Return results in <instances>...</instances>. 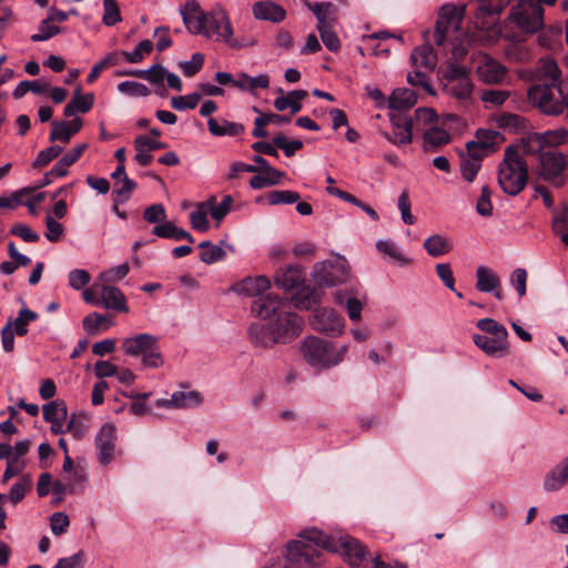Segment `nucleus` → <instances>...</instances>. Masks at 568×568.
Here are the masks:
<instances>
[{"mask_svg": "<svg viewBox=\"0 0 568 568\" xmlns=\"http://www.w3.org/2000/svg\"><path fill=\"white\" fill-rule=\"evenodd\" d=\"M323 550L342 552L351 566H358L366 556L365 547L349 535L328 536L316 528L303 530L288 547L290 558L303 561L307 567L324 562Z\"/></svg>", "mask_w": 568, "mask_h": 568, "instance_id": "nucleus-1", "label": "nucleus"}, {"mask_svg": "<svg viewBox=\"0 0 568 568\" xmlns=\"http://www.w3.org/2000/svg\"><path fill=\"white\" fill-rule=\"evenodd\" d=\"M530 105L548 116H558L568 104V79H561V71L554 59L540 60L536 82L528 89Z\"/></svg>", "mask_w": 568, "mask_h": 568, "instance_id": "nucleus-2", "label": "nucleus"}, {"mask_svg": "<svg viewBox=\"0 0 568 568\" xmlns=\"http://www.w3.org/2000/svg\"><path fill=\"white\" fill-rule=\"evenodd\" d=\"M181 16L189 32L234 45L233 29L225 11L203 12L199 3L191 0L181 9Z\"/></svg>", "mask_w": 568, "mask_h": 568, "instance_id": "nucleus-3", "label": "nucleus"}, {"mask_svg": "<svg viewBox=\"0 0 568 568\" xmlns=\"http://www.w3.org/2000/svg\"><path fill=\"white\" fill-rule=\"evenodd\" d=\"M271 287L270 280L264 275L247 276L232 285V291L237 295L254 297L251 311L261 318L268 320L274 316L278 320L284 315V302L277 295L267 293Z\"/></svg>", "mask_w": 568, "mask_h": 568, "instance_id": "nucleus-4", "label": "nucleus"}, {"mask_svg": "<svg viewBox=\"0 0 568 568\" xmlns=\"http://www.w3.org/2000/svg\"><path fill=\"white\" fill-rule=\"evenodd\" d=\"M465 13V7H455L445 4L440 8L436 22L435 42L443 47L449 42L453 44V55L456 59L463 58L467 53L465 43L467 36L462 31V22Z\"/></svg>", "mask_w": 568, "mask_h": 568, "instance_id": "nucleus-5", "label": "nucleus"}, {"mask_svg": "<svg viewBox=\"0 0 568 568\" xmlns=\"http://www.w3.org/2000/svg\"><path fill=\"white\" fill-rule=\"evenodd\" d=\"M497 181L504 193L516 196L527 185L528 164L517 160V155L505 151L504 159L498 165Z\"/></svg>", "mask_w": 568, "mask_h": 568, "instance_id": "nucleus-6", "label": "nucleus"}, {"mask_svg": "<svg viewBox=\"0 0 568 568\" xmlns=\"http://www.w3.org/2000/svg\"><path fill=\"white\" fill-rule=\"evenodd\" d=\"M121 349L131 357H141L146 368H159L163 365L159 339L149 333H141L122 339Z\"/></svg>", "mask_w": 568, "mask_h": 568, "instance_id": "nucleus-7", "label": "nucleus"}, {"mask_svg": "<svg viewBox=\"0 0 568 568\" xmlns=\"http://www.w3.org/2000/svg\"><path fill=\"white\" fill-rule=\"evenodd\" d=\"M301 311L310 310L320 302L321 294L315 287L305 284L300 270L286 267V301Z\"/></svg>", "mask_w": 568, "mask_h": 568, "instance_id": "nucleus-8", "label": "nucleus"}, {"mask_svg": "<svg viewBox=\"0 0 568 568\" xmlns=\"http://www.w3.org/2000/svg\"><path fill=\"white\" fill-rule=\"evenodd\" d=\"M312 276L320 287L336 286L347 282L349 268L344 258L322 261L313 266Z\"/></svg>", "mask_w": 568, "mask_h": 568, "instance_id": "nucleus-9", "label": "nucleus"}, {"mask_svg": "<svg viewBox=\"0 0 568 568\" xmlns=\"http://www.w3.org/2000/svg\"><path fill=\"white\" fill-rule=\"evenodd\" d=\"M509 19L523 33H535L544 27V8L536 3L519 1L513 8Z\"/></svg>", "mask_w": 568, "mask_h": 568, "instance_id": "nucleus-10", "label": "nucleus"}, {"mask_svg": "<svg viewBox=\"0 0 568 568\" xmlns=\"http://www.w3.org/2000/svg\"><path fill=\"white\" fill-rule=\"evenodd\" d=\"M282 317L264 320L265 322H254L248 327V335L251 342L255 346L268 348L277 344L283 335L282 333Z\"/></svg>", "mask_w": 568, "mask_h": 568, "instance_id": "nucleus-11", "label": "nucleus"}, {"mask_svg": "<svg viewBox=\"0 0 568 568\" xmlns=\"http://www.w3.org/2000/svg\"><path fill=\"white\" fill-rule=\"evenodd\" d=\"M567 166V158L562 152L547 150L540 153L539 175L547 182L552 183L557 187L562 186L565 181L561 178Z\"/></svg>", "mask_w": 568, "mask_h": 568, "instance_id": "nucleus-12", "label": "nucleus"}, {"mask_svg": "<svg viewBox=\"0 0 568 568\" xmlns=\"http://www.w3.org/2000/svg\"><path fill=\"white\" fill-rule=\"evenodd\" d=\"M311 324L314 331L329 336L341 335L345 326L344 318L327 307L315 308Z\"/></svg>", "mask_w": 568, "mask_h": 568, "instance_id": "nucleus-13", "label": "nucleus"}, {"mask_svg": "<svg viewBox=\"0 0 568 568\" xmlns=\"http://www.w3.org/2000/svg\"><path fill=\"white\" fill-rule=\"evenodd\" d=\"M305 361L313 367L329 368V343L316 337L307 336L301 346Z\"/></svg>", "mask_w": 568, "mask_h": 568, "instance_id": "nucleus-14", "label": "nucleus"}, {"mask_svg": "<svg viewBox=\"0 0 568 568\" xmlns=\"http://www.w3.org/2000/svg\"><path fill=\"white\" fill-rule=\"evenodd\" d=\"M116 428L113 424H104L95 436L98 460L101 465H109L115 454Z\"/></svg>", "mask_w": 568, "mask_h": 568, "instance_id": "nucleus-15", "label": "nucleus"}, {"mask_svg": "<svg viewBox=\"0 0 568 568\" xmlns=\"http://www.w3.org/2000/svg\"><path fill=\"white\" fill-rule=\"evenodd\" d=\"M203 403V396L197 390L174 392L171 398H160L155 400L156 407L169 409H187L199 407Z\"/></svg>", "mask_w": 568, "mask_h": 568, "instance_id": "nucleus-16", "label": "nucleus"}, {"mask_svg": "<svg viewBox=\"0 0 568 568\" xmlns=\"http://www.w3.org/2000/svg\"><path fill=\"white\" fill-rule=\"evenodd\" d=\"M304 4L313 12L317 20L316 29L335 28L338 20V8L332 2H308L303 0Z\"/></svg>", "mask_w": 568, "mask_h": 568, "instance_id": "nucleus-17", "label": "nucleus"}, {"mask_svg": "<svg viewBox=\"0 0 568 568\" xmlns=\"http://www.w3.org/2000/svg\"><path fill=\"white\" fill-rule=\"evenodd\" d=\"M473 341L486 355L500 358L509 355L508 339L496 338L488 335L474 334Z\"/></svg>", "mask_w": 568, "mask_h": 568, "instance_id": "nucleus-18", "label": "nucleus"}, {"mask_svg": "<svg viewBox=\"0 0 568 568\" xmlns=\"http://www.w3.org/2000/svg\"><path fill=\"white\" fill-rule=\"evenodd\" d=\"M505 151H509L513 154L517 155V160L526 161V156L529 155H538L540 159V153H544V149L541 146V142L538 139L537 132L529 134L527 138L523 139L520 143L508 145Z\"/></svg>", "mask_w": 568, "mask_h": 568, "instance_id": "nucleus-19", "label": "nucleus"}, {"mask_svg": "<svg viewBox=\"0 0 568 568\" xmlns=\"http://www.w3.org/2000/svg\"><path fill=\"white\" fill-rule=\"evenodd\" d=\"M568 481V456L551 468L544 478V489L548 493L561 489Z\"/></svg>", "mask_w": 568, "mask_h": 568, "instance_id": "nucleus-20", "label": "nucleus"}, {"mask_svg": "<svg viewBox=\"0 0 568 568\" xmlns=\"http://www.w3.org/2000/svg\"><path fill=\"white\" fill-rule=\"evenodd\" d=\"M100 304L106 310L129 312L126 298L120 288L112 285H102L100 291Z\"/></svg>", "mask_w": 568, "mask_h": 568, "instance_id": "nucleus-21", "label": "nucleus"}, {"mask_svg": "<svg viewBox=\"0 0 568 568\" xmlns=\"http://www.w3.org/2000/svg\"><path fill=\"white\" fill-rule=\"evenodd\" d=\"M252 12L255 19L278 23L284 20V8L272 1H257L252 6Z\"/></svg>", "mask_w": 568, "mask_h": 568, "instance_id": "nucleus-22", "label": "nucleus"}, {"mask_svg": "<svg viewBox=\"0 0 568 568\" xmlns=\"http://www.w3.org/2000/svg\"><path fill=\"white\" fill-rule=\"evenodd\" d=\"M51 125L50 141H62L67 143L72 135L80 131L82 121L75 118L71 122L53 121Z\"/></svg>", "mask_w": 568, "mask_h": 568, "instance_id": "nucleus-23", "label": "nucleus"}, {"mask_svg": "<svg viewBox=\"0 0 568 568\" xmlns=\"http://www.w3.org/2000/svg\"><path fill=\"white\" fill-rule=\"evenodd\" d=\"M209 131L214 136H236L244 132V125L231 122L225 119L210 118L207 120Z\"/></svg>", "mask_w": 568, "mask_h": 568, "instance_id": "nucleus-24", "label": "nucleus"}, {"mask_svg": "<svg viewBox=\"0 0 568 568\" xmlns=\"http://www.w3.org/2000/svg\"><path fill=\"white\" fill-rule=\"evenodd\" d=\"M417 95L412 89H396L388 99V106L394 111H406L415 105Z\"/></svg>", "mask_w": 568, "mask_h": 568, "instance_id": "nucleus-25", "label": "nucleus"}, {"mask_svg": "<svg viewBox=\"0 0 568 568\" xmlns=\"http://www.w3.org/2000/svg\"><path fill=\"white\" fill-rule=\"evenodd\" d=\"M410 60L416 68L434 70L437 63V55L433 47L425 43L412 52Z\"/></svg>", "mask_w": 568, "mask_h": 568, "instance_id": "nucleus-26", "label": "nucleus"}, {"mask_svg": "<svg viewBox=\"0 0 568 568\" xmlns=\"http://www.w3.org/2000/svg\"><path fill=\"white\" fill-rule=\"evenodd\" d=\"M152 234L162 239H172L175 241L186 240L194 242V237L183 229L178 227L173 222L168 221L153 227Z\"/></svg>", "mask_w": 568, "mask_h": 568, "instance_id": "nucleus-27", "label": "nucleus"}, {"mask_svg": "<svg viewBox=\"0 0 568 568\" xmlns=\"http://www.w3.org/2000/svg\"><path fill=\"white\" fill-rule=\"evenodd\" d=\"M476 288L479 292L490 293L500 286V278L491 268L487 266H478L476 270Z\"/></svg>", "mask_w": 568, "mask_h": 568, "instance_id": "nucleus-28", "label": "nucleus"}, {"mask_svg": "<svg viewBox=\"0 0 568 568\" xmlns=\"http://www.w3.org/2000/svg\"><path fill=\"white\" fill-rule=\"evenodd\" d=\"M254 173L255 175L250 180V185L253 189H263L276 185L283 176L281 171L273 169L271 165Z\"/></svg>", "mask_w": 568, "mask_h": 568, "instance_id": "nucleus-29", "label": "nucleus"}, {"mask_svg": "<svg viewBox=\"0 0 568 568\" xmlns=\"http://www.w3.org/2000/svg\"><path fill=\"white\" fill-rule=\"evenodd\" d=\"M479 78L486 83H498L506 74V69L494 59L486 60L478 67Z\"/></svg>", "mask_w": 568, "mask_h": 568, "instance_id": "nucleus-30", "label": "nucleus"}, {"mask_svg": "<svg viewBox=\"0 0 568 568\" xmlns=\"http://www.w3.org/2000/svg\"><path fill=\"white\" fill-rule=\"evenodd\" d=\"M94 102V95L92 93H87L84 95L80 94V89H77L74 92V97L64 108L65 116H73L75 112L87 113L91 110Z\"/></svg>", "mask_w": 568, "mask_h": 568, "instance_id": "nucleus-31", "label": "nucleus"}, {"mask_svg": "<svg viewBox=\"0 0 568 568\" xmlns=\"http://www.w3.org/2000/svg\"><path fill=\"white\" fill-rule=\"evenodd\" d=\"M450 142L449 133L436 125L430 126L424 132V149L425 151H434L436 148L446 145Z\"/></svg>", "mask_w": 568, "mask_h": 568, "instance_id": "nucleus-32", "label": "nucleus"}, {"mask_svg": "<svg viewBox=\"0 0 568 568\" xmlns=\"http://www.w3.org/2000/svg\"><path fill=\"white\" fill-rule=\"evenodd\" d=\"M326 192L333 196H336L347 203H351V204L362 209L373 221H378L379 216H378L377 212L372 206L364 203L363 201H361L353 194H351L346 191H343L338 187H335V186H327Z\"/></svg>", "mask_w": 568, "mask_h": 568, "instance_id": "nucleus-33", "label": "nucleus"}, {"mask_svg": "<svg viewBox=\"0 0 568 568\" xmlns=\"http://www.w3.org/2000/svg\"><path fill=\"white\" fill-rule=\"evenodd\" d=\"M444 91L460 102H467L473 93V83L470 79H463L454 82H446Z\"/></svg>", "mask_w": 568, "mask_h": 568, "instance_id": "nucleus-34", "label": "nucleus"}, {"mask_svg": "<svg viewBox=\"0 0 568 568\" xmlns=\"http://www.w3.org/2000/svg\"><path fill=\"white\" fill-rule=\"evenodd\" d=\"M424 248L432 257H439L453 248L450 241L439 234H434L424 241Z\"/></svg>", "mask_w": 568, "mask_h": 568, "instance_id": "nucleus-35", "label": "nucleus"}, {"mask_svg": "<svg viewBox=\"0 0 568 568\" xmlns=\"http://www.w3.org/2000/svg\"><path fill=\"white\" fill-rule=\"evenodd\" d=\"M475 138L481 149H486L490 153H494L504 141L500 132L487 129H478Z\"/></svg>", "mask_w": 568, "mask_h": 568, "instance_id": "nucleus-36", "label": "nucleus"}, {"mask_svg": "<svg viewBox=\"0 0 568 568\" xmlns=\"http://www.w3.org/2000/svg\"><path fill=\"white\" fill-rule=\"evenodd\" d=\"M50 88V83L44 79H38L36 81H21L16 89L13 90V98L21 99L28 92H32L34 94H43L47 93Z\"/></svg>", "mask_w": 568, "mask_h": 568, "instance_id": "nucleus-37", "label": "nucleus"}, {"mask_svg": "<svg viewBox=\"0 0 568 568\" xmlns=\"http://www.w3.org/2000/svg\"><path fill=\"white\" fill-rule=\"evenodd\" d=\"M270 79L267 74H260L257 77H250L245 73H241L234 80V87L250 92H254L256 89L267 88Z\"/></svg>", "mask_w": 568, "mask_h": 568, "instance_id": "nucleus-38", "label": "nucleus"}, {"mask_svg": "<svg viewBox=\"0 0 568 568\" xmlns=\"http://www.w3.org/2000/svg\"><path fill=\"white\" fill-rule=\"evenodd\" d=\"M38 313L27 307H22L19 311L18 316L14 320H9L7 324H11V328L18 336H24L28 334V324L38 320Z\"/></svg>", "mask_w": 568, "mask_h": 568, "instance_id": "nucleus-39", "label": "nucleus"}, {"mask_svg": "<svg viewBox=\"0 0 568 568\" xmlns=\"http://www.w3.org/2000/svg\"><path fill=\"white\" fill-rule=\"evenodd\" d=\"M32 488V478L29 475H23L17 483H14L9 494L6 495V500H9L11 505L16 506L22 501L26 494Z\"/></svg>", "mask_w": 568, "mask_h": 568, "instance_id": "nucleus-40", "label": "nucleus"}, {"mask_svg": "<svg viewBox=\"0 0 568 568\" xmlns=\"http://www.w3.org/2000/svg\"><path fill=\"white\" fill-rule=\"evenodd\" d=\"M376 247L381 254L388 256L390 260L395 261L400 266L410 263V260L399 251V248L393 241L379 240L376 243Z\"/></svg>", "mask_w": 568, "mask_h": 568, "instance_id": "nucleus-41", "label": "nucleus"}, {"mask_svg": "<svg viewBox=\"0 0 568 568\" xmlns=\"http://www.w3.org/2000/svg\"><path fill=\"white\" fill-rule=\"evenodd\" d=\"M537 135L542 149L546 146H558L568 142V130L565 128L537 132Z\"/></svg>", "mask_w": 568, "mask_h": 568, "instance_id": "nucleus-42", "label": "nucleus"}, {"mask_svg": "<svg viewBox=\"0 0 568 568\" xmlns=\"http://www.w3.org/2000/svg\"><path fill=\"white\" fill-rule=\"evenodd\" d=\"M233 202L234 200L231 195H224L220 203H216L215 197H211L205 202V204L211 216L220 222L231 211Z\"/></svg>", "mask_w": 568, "mask_h": 568, "instance_id": "nucleus-43", "label": "nucleus"}, {"mask_svg": "<svg viewBox=\"0 0 568 568\" xmlns=\"http://www.w3.org/2000/svg\"><path fill=\"white\" fill-rule=\"evenodd\" d=\"M476 326L485 333L484 335L508 339V332L506 327L493 318H481L477 322Z\"/></svg>", "mask_w": 568, "mask_h": 568, "instance_id": "nucleus-44", "label": "nucleus"}, {"mask_svg": "<svg viewBox=\"0 0 568 568\" xmlns=\"http://www.w3.org/2000/svg\"><path fill=\"white\" fill-rule=\"evenodd\" d=\"M202 250L200 260L205 264H212L224 258L225 252L220 245L212 244L210 241H204L199 244Z\"/></svg>", "mask_w": 568, "mask_h": 568, "instance_id": "nucleus-45", "label": "nucleus"}, {"mask_svg": "<svg viewBox=\"0 0 568 568\" xmlns=\"http://www.w3.org/2000/svg\"><path fill=\"white\" fill-rule=\"evenodd\" d=\"M334 300L336 304H343L345 301L346 311L351 321L357 322L361 320L363 304L356 297H347L345 300V293L343 292H337Z\"/></svg>", "mask_w": 568, "mask_h": 568, "instance_id": "nucleus-46", "label": "nucleus"}, {"mask_svg": "<svg viewBox=\"0 0 568 568\" xmlns=\"http://www.w3.org/2000/svg\"><path fill=\"white\" fill-rule=\"evenodd\" d=\"M67 416V406L63 402L53 400L43 406V418L48 423L65 420Z\"/></svg>", "mask_w": 568, "mask_h": 568, "instance_id": "nucleus-47", "label": "nucleus"}, {"mask_svg": "<svg viewBox=\"0 0 568 568\" xmlns=\"http://www.w3.org/2000/svg\"><path fill=\"white\" fill-rule=\"evenodd\" d=\"M62 29L59 26L53 24L52 21H49V18L47 17L43 19L39 27L38 32L32 34L30 37V40L32 42H42L51 39L52 37L61 33Z\"/></svg>", "mask_w": 568, "mask_h": 568, "instance_id": "nucleus-48", "label": "nucleus"}, {"mask_svg": "<svg viewBox=\"0 0 568 568\" xmlns=\"http://www.w3.org/2000/svg\"><path fill=\"white\" fill-rule=\"evenodd\" d=\"M209 209L205 202L200 203L194 212L190 214V222L193 229L205 232L210 227L207 220Z\"/></svg>", "mask_w": 568, "mask_h": 568, "instance_id": "nucleus-49", "label": "nucleus"}, {"mask_svg": "<svg viewBox=\"0 0 568 568\" xmlns=\"http://www.w3.org/2000/svg\"><path fill=\"white\" fill-rule=\"evenodd\" d=\"M252 149L260 154L278 156L276 149L284 150V134H278L270 142H255Z\"/></svg>", "mask_w": 568, "mask_h": 568, "instance_id": "nucleus-50", "label": "nucleus"}, {"mask_svg": "<svg viewBox=\"0 0 568 568\" xmlns=\"http://www.w3.org/2000/svg\"><path fill=\"white\" fill-rule=\"evenodd\" d=\"M153 43L150 40L141 41L132 51H123L122 54L129 63H139L151 53Z\"/></svg>", "mask_w": 568, "mask_h": 568, "instance_id": "nucleus-51", "label": "nucleus"}, {"mask_svg": "<svg viewBox=\"0 0 568 568\" xmlns=\"http://www.w3.org/2000/svg\"><path fill=\"white\" fill-rule=\"evenodd\" d=\"M119 92L130 95V97H148L151 91L150 89L141 83L135 81H123L118 84Z\"/></svg>", "mask_w": 568, "mask_h": 568, "instance_id": "nucleus-52", "label": "nucleus"}, {"mask_svg": "<svg viewBox=\"0 0 568 568\" xmlns=\"http://www.w3.org/2000/svg\"><path fill=\"white\" fill-rule=\"evenodd\" d=\"M103 10L102 21L105 26L111 27L121 21L116 0H103Z\"/></svg>", "mask_w": 568, "mask_h": 568, "instance_id": "nucleus-53", "label": "nucleus"}, {"mask_svg": "<svg viewBox=\"0 0 568 568\" xmlns=\"http://www.w3.org/2000/svg\"><path fill=\"white\" fill-rule=\"evenodd\" d=\"M119 183H115V189L113 191L114 193V202L115 203H124L126 202L131 193L136 187V183L128 178V175H124V179L121 180V186L118 187Z\"/></svg>", "mask_w": 568, "mask_h": 568, "instance_id": "nucleus-54", "label": "nucleus"}, {"mask_svg": "<svg viewBox=\"0 0 568 568\" xmlns=\"http://www.w3.org/2000/svg\"><path fill=\"white\" fill-rule=\"evenodd\" d=\"M476 211L481 216H491L493 214V204H491V190L488 185H484L481 187L480 196L476 203Z\"/></svg>", "mask_w": 568, "mask_h": 568, "instance_id": "nucleus-55", "label": "nucleus"}, {"mask_svg": "<svg viewBox=\"0 0 568 568\" xmlns=\"http://www.w3.org/2000/svg\"><path fill=\"white\" fill-rule=\"evenodd\" d=\"M119 63V57L116 52H112L103 58L99 63L94 64L88 74L87 81L93 83L105 68L110 65H116Z\"/></svg>", "mask_w": 568, "mask_h": 568, "instance_id": "nucleus-56", "label": "nucleus"}, {"mask_svg": "<svg viewBox=\"0 0 568 568\" xmlns=\"http://www.w3.org/2000/svg\"><path fill=\"white\" fill-rule=\"evenodd\" d=\"M201 98H202V95L200 93L173 97L171 100V105L173 109L179 110V111L192 110L197 105Z\"/></svg>", "mask_w": 568, "mask_h": 568, "instance_id": "nucleus-57", "label": "nucleus"}, {"mask_svg": "<svg viewBox=\"0 0 568 568\" xmlns=\"http://www.w3.org/2000/svg\"><path fill=\"white\" fill-rule=\"evenodd\" d=\"M413 128L393 129L392 133L384 132V138L395 145L409 144L413 140Z\"/></svg>", "mask_w": 568, "mask_h": 568, "instance_id": "nucleus-58", "label": "nucleus"}, {"mask_svg": "<svg viewBox=\"0 0 568 568\" xmlns=\"http://www.w3.org/2000/svg\"><path fill=\"white\" fill-rule=\"evenodd\" d=\"M130 271L128 263H122L115 267L104 271L100 274L99 280L104 283L116 282L124 278Z\"/></svg>", "mask_w": 568, "mask_h": 568, "instance_id": "nucleus-59", "label": "nucleus"}, {"mask_svg": "<svg viewBox=\"0 0 568 568\" xmlns=\"http://www.w3.org/2000/svg\"><path fill=\"white\" fill-rule=\"evenodd\" d=\"M204 55L202 53H194L190 61L180 62V68L185 77L195 75L203 67Z\"/></svg>", "mask_w": 568, "mask_h": 568, "instance_id": "nucleus-60", "label": "nucleus"}, {"mask_svg": "<svg viewBox=\"0 0 568 568\" xmlns=\"http://www.w3.org/2000/svg\"><path fill=\"white\" fill-rule=\"evenodd\" d=\"M463 79H469L468 70L464 65L449 63L443 71V80L446 82H454Z\"/></svg>", "mask_w": 568, "mask_h": 568, "instance_id": "nucleus-61", "label": "nucleus"}, {"mask_svg": "<svg viewBox=\"0 0 568 568\" xmlns=\"http://www.w3.org/2000/svg\"><path fill=\"white\" fill-rule=\"evenodd\" d=\"M106 322V316L100 314V313H97V312H93L91 314H89L88 316H85L83 318V329L89 334V335H95L98 334L99 332V328Z\"/></svg>", "mask_w": 568, "mask_h": 568, "instance_id": "nucleus-62", "label": "nucleus"}, {"mask_svg": "<svg viewBox=\"0 0 568 568\" xmlns=\"http://www.w3.org/2000/svg\"><path fill=\"white\" fill-rule=\"evenodd\" d=\"M68 280H69V285L73 290L79 291L90 283L91 276L88 271L77 268L69 273Z\"/></svg>", "mask_w": 568, "mask_h": 568, "instance_id": "nucleus-63", "label": "nucleus"}, {"mask_svg": "<svg viewBox=\"0 0 568 568\" xmlns=\"http://www.w3.org/2000/svg\"><path fill=\"white\" fill-rule=\"evenodd\" d=\"M317 31L327 50L337 52L341 49V40L335 32V28H327Z\"/></svg>", "mask_w": 568, "mask_h": 568, "instance_id": "nucleus-64", "label": "nucleus"}]
</instances>
